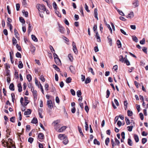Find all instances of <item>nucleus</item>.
Wrapping results in <instances>:
<instances>
[{
	"mask_svg": "<svg viewBox=\"0 0 148 148\" xmlns=\"http://www.w3.org/2000/svg\"><path fill=\"white\" fill-rule=\"evenodd\" d=\"M55 12L59 17H61V14L57 10H55Z\"/></svg>",
	"mask_w": 148,
	"mask_h": 148,
	"instance_id": "nucleus-54",
	"label": "nucleus"
},
{
	"mask_svg": "<svg viewBox=\"0 0 148 148\" xmlns=\"http://www.w3.org/2000/svg\"><path fill=\"white\" fill-rule=\"evenodd\" d=\"M47 105L48 108H52L53 107L52 102L51 100H47Z\"/></svg>",
	"mask_w": 148,
	"mask_h": 148,
	"instance_id": "nucleus-5",
	"label": "nucleus"
},
{
	"mask_svg": "<svg viewBox=\"0 0 148 148\" xmlns=\"http://www.w3.org/2000/svg\"><path fill=\"white\" fill-rule=\"evenodd\" d=\"M94 143L95 145H99L100 144V142L96 139H94Z\"/></svg>",
	"mask_w": 148,
	"mask_h": 148,
	"instance_id": "nucleus-43",
	"label": "nucleus"
},
{
	"mask_svg": "<svg viewBox=\"0 0 148 148\" xmlns=\"http://www.w3.org/2000/svg\"><path fill=\"white\" fill-rule=\"evenodd\" d=\"M40 79L43 82H45V79L44 78V76L42 75H41L40 76Z\"/></svg>",
	"mask_w": 148,
	"mask_h": 148,
	"instance_id": "nucleus-56",
	"label": "nucleus"
},
{
	"mask_svg": "<svg viewBox=\"0 0 148 148\" xmlns=\"http://www.w3.org/2000/svg\"><path fill=\"white\" fill-rule=\"evenodd\" d=\"M147 47H143L142 50L143 51L145 52L146 54L147 53Z\"/></svg>",
	"mask_w": 148,
	"mask_h": 148,
	"instance_id": "nucleus-52",
	"label": "nucleus"
},
{
	"mask_svg": "<svg viewBox=\"0 0 148 148\" xmlns=\"http://www.w3.org/2000/svg\"><path fill=\"white\" fill-rule=\"evenodd\" d=\"M19 20L21 23H25V21L24 19L22 17H20L19 18Z\"/></svg>",
	"mask_w": 148,
	"mask_h": 148,
	"instance_id": "nucleus-44",
	"label": "nucleus"
},
{
	"mask_svg": "<svg viewBox=\"0 0 148 148\" xmlns=\"http://www.w3.org/2000/svg\"><path fill=\"white\" fill-rule=\"evenodd\" d=\"M5 76H6L7 77L10 76V71L8 70H7L6 71V73L5 75Z\"/></svg>",
	"mask_w": 148,
	"mask_h": 148,
	"instance_id": "nucleus-61",
	"label": "nucleus"
},
{
	"mask_svg": "<svg viewBox=\"0 0 148 148\" xmlns=\"http://www.w3.org/2000/svg\"><path fill=\"white\" fill-rule=\"evenodd\" d=\"M66 137L65 135L63 134H59L58 135V137L60 140H63Z\"/></svg>",
	"mask_w": 148,
	"mask_h": 148,
	"instance_id": "nucleus-14",
	"label": "nucleus"
},
{
	"mask_svg": "<svg viewBox=\"0 0 148 148\" xmlns=\"http://www.w3.org/2000/svg\"><path fill=\"white\" fill-rule=\"evenodd\" d=\"M134 138L136 142L137 143L138 142L139 140V138L138 136L136 134H135L134 135Z\"/></svg>",
	"mask_w": 148,
	"mask_h": 148,
	"instance_id": "nucleus-30",
	"label": "nucleus"
},
{
	"mask_svg": "<svg viewBox=\"0 0 148 148\" xmlns=\"http://www.w3.org/2000/svg\"><path fill=\"white\" fill-rule=\"evenodd\" d=\"M71 81V79L70 77H69L67 78L66 80V82L67 83H70Z\"/></svg>",
	"mask_w": 148,
	"mask_h": 148,
	"instance_id": "nucleus-37",
	"label": "nucleus"
},
{
	"mask_svg": "<svg viewBox=\"0 0 148 148\" xmlns=\"http://www.w3.org/2000/svg\"><path fill=\"white\" fill-rule=\"evenodd\" d=\"M145 39L144 38H143V39L142 40H141L140 42V43L141 44L143 45L145 44Z\"/></svg>",
	"mask_w": 148,
	"mask_h": 148,
	"instance_id": "nucleus-53",
	"label": "nucleus"
},
{
	"mask_svg": "<svg viewBox=\"0 0 148 148\" xmlns=\"http://www.w3.org/2000/svg\"><path fill=\"white\" fill-rule=\"evenodd\" d=\"M55 62L57 65H60L61 64V62L59 58H54Z\"/></svg>",
	"mask_w": 148,
	"mask_h": 148,
	"instance_id": "nucleus-8",
	"label": "nucleus"
},
{
	"mask_svg": "<svg viewBox=\"0 0 148 148\" xmlns=\"http://www.w3.org/2000/svg\"><path fill=\"white\" fill-rule=\"evenodd\" d=\"M77 95L78 97H80L82 95V92L81 90H78L77 92Z\"/></svg>",
	"mask_w": 148,
	"mask_h": 148,
	"instance_id": "nucleus-42",
	"label": "nucleus"
},
{
	"mask_svg": "<svg viewBox=\"0 0 148 148\" xmlns=\"http://www.w3.org/2000/svg\"><path fill=\"white\" fill-rule=\"evenodd\" d=\"M63 140H64L63 141V144L65 145H66L68 143V142H69L67 137H65Z\"/></svg>",
	"mask_w": 148,
	"mask_h": 148,
	"instance_id": "nucleus-23",
	"label": "nucleus"
},
{
	"mask_svg": "<svg viewBox=\"0 0 148 148\" xmlns=\"http://www.w3.org/2000/svg\"><path fill=\"white\" fill-rule=\"evenodd\" d=\"M147 140L146 138H143L142 140V143L143 144H144L147 142Z\"/></svg>",
	"mask_w": 148,
	"mask_h": 148,
	"instance_id": "nucleus-46",
	"label": "nucleus"
},
{
	"mask_svg": "<svg viewBox=\"0 0 148 148\" xmlns=\"http://www.w3.org/2000/svg\"><path fill=\"white\" fill-rule=\"evenodd\" d=\"M38 137L39 139H42L44 138V135L43 134L40 133L38 135Z\"/></svg>",
	"mask_w": 148,
	"mask_h": 148,
	"instance_id": "nucleus-26",
	"label": "nucleus"
},
{
	"mask_svg": "<svg viewBox=\"0 0 148 148\" xmlns=\"http://www.w3.org/2000/svg\"><path fill=\"white\" fill-rule=\"evenodd\" d=\"M16 56L17 57L20 58H21V53H19V52H17L16 53Z\"/></svg>",
	"mask_w": 148,
	"mask_h": 148,
	"instance_id": "nucleus-58",
	"label": "nucleus"
},
{
	"mask_svg": "<svg viewBox=\"0 0 148 148\" xmlns=\"http://www.w3.org/2000/svg\"><path fill=\"white\" fill-rule=\"evenodd\" d=\"M119 60L121 62H124V59L125 58H123V57L122 56H120L119 57Z\"/></svg>",
	"mask_w": 148,
	"mask_h": 148,
	"instance_id": "nucleus-29",
	"label": "nucleus"
},
{
	"mask_svg": "<svg viewBox=\"0 0 148 148\" xmlns=\"http://www.w3.org/2000/svg\"><path fill=\"white\" fill-rule=\"evenodd\" d=\"M9 88L11 90H14V86L13 84L12 83L11 84H10Z\"/></svg>",
	"mask_w": 148,
	"mask_h": 148,
	"instance_id": "nucleus-28",
	"label": "nucleus"
},
{
	"mask_svg": "<svg viewBox=\"0 0 148 148\" xmlns=\"http://www.w3.org/2000/svg\"><path fill=\"white\" fill-rule=\"evenodd\" d=\"M68 57L70 61L72 62L73 60V58L72 55L71 53L69 54L68 55Z\"/></svg>",
	"mask_w": 148,
	"mask_h": 148,
	"instance_id": "nucleus-16",
	"label": "nucleus"
},
{
	"mask_svg": "<svg viewBox=\"0 0 148 148\" xmlns=\"http://www.w3.org/2000/svg\"><path fill=\"white\" fill-rule=\"evenodd\" d=\"M42 110H39L38 112V114L39 115V117L41 118H43L42 116Z\"/></svg>",
	"mask_w": 148,
	"mask_h": 148,
	"instance_id": "nucleus-55",
	"label": "nucleus"
},
{
	"mask_svg": "<svg viewBox=\"0 0 148 148\" xmlns=\"http://www.w3.org/2000/svg\"><path fill=\"white\" fill-rule=\"evenodd\" d=\"M127 56H125V57L124 63H126L127 65L129 66L130 65V63L129 60L127 59L126 58Z\"/></svg>",
	"mask_w": 148,
	"mask_h": 148,
	"instance_id": "nucleus-18",
	"label": "nucleus"
},
{
	"mask_svg": "<svg viewBox=\"0 0 148 148\" xmlns=\"http://www.w3.org/2000/svg\"><path fill=\"white\" fill-rule=\"evenodd\" d=\"M14 35L16 37L17 39L19 37H18V36L19 35V34L17 30L16 29H14Z\"/></svg>",
	"mask_w": 148,
	"mask_h": 148,
	"instance_id": "nucleus-21",
	"label": "nucleus"
},
{
	"mask_svg": "<svg viewBox=\"0 0 148 148\" xmlns=\"http://www.w3.org/2000/svg\"><path fill=\"white\" fill-rule=\"evenodd\" d=\"M136 108L138 111V112H139L140 110V106L139 105L136 104Z\"/></svg>",
	"mask_w": 148,
	"mask_h": 148,
	"instance_id": "nucleus-59",
	"label": "nucleus"
},
{
	"mask_svg": "<svg viewBox=\"0 0 148 148\" xmlns=\"http://www.w3.org/2000/svg\"><path fill=\"white\" fill-rule=\"evenodd\" d=\"M116 44L119 48H120L121 46V44L120 41L119 40H117Z\"/></svg>",
	"mask_w": 148,
	"mask_h": 148,
	"instance_id": "nucleus-32",
	"label": "nucleus"
},
{
	"mask_svg": "<svg viewBox=\"0 0 148 148\" xmlns=\"http://www.w3.org/2000/svg\"><path fill=\"white\" fill-rule=\"evenodd\" d=\"M60 123L59 120H56L54 121L52 123V125L54 126H56L57 125H59L58 124Z\"/></svg>",
	"mask_w": 148,
	"mask_h": 148,
	"instance_id": "nucleus-9",
	"label": "nucleus"
},
{
	"mask_svg": "<svg viewBox=\"0 0 148 148\" xmlns=\"http://www.w3.org/2000/svg\"><path fill=\"white\" fill-rule=\"evenodd\" d=\"M125 120L127 125H129L130 123V121L129 119L127 117H125Z\"/></svg>",
	"mask_w": 148,
	"mask_h": 148,
	"instance_id": "nucleus-57",
	"label": "nucleus"
},
{
	"mask_svg": "<svg viewBox=\"0 0 148 148\" xmlns=\"http://www.w3.org/2000/svg\"><path fill=\"white\" fill-rule=\"evenodd\" d=\"M25 99V102L23 103V104H22V106H26L29 103V101L27 99V98L25 97L24 98Z\"/></svg>",
	"mask_w": 148,
	"mask_h": 148,
	"instance_id": "nucleus-11",
	"label": "nucleus"
},
{
	"mask_svg": "<svg viewBox=\"0 0 148 148\" xmlns=\"http://www.w3.org/2000/svg\"><path fill=\"white\" fill-rule=\"evenodd\" d=\"M95 36L96 38L97 41L98 42H101L100 37L97 32H95Z\"/></svg>",
	"mask_w": 148,
	"mask_h": 148,
	"instance_id": "nucleus-7",
	"label": "nucleus"
},
{
	"mask_svg": "<svg viewBox=\"0 0 148 148\" xmlns=\"http://www.w3.org/2000/svg\"><path fill=\"white\" fill-rule=\"evenodd\" d=\"M90 78L88 77H87L85 81V83L86 84H87L90 83Z\"/></svg>",
	"mask_w": 148,
	"mask_h": 148,
	"instance_id": "nucleus-40",
	"label": "nucleus"
},
{
	"mask_svg": "<svg viewBox=\"0 0 148 148\" xmlns=\"http://www.w3.org/2000/svg\"><path fill=\"white\" fill-rule=\"evenodd\" d=\"M133 5L134 8L138 7L139 5L138 1L136 0H134L133 3Z\"/></svg>",
	"mask_w": 148,
	"mask_h": 148,
	"instance_id": "nucleus-10",
	"label": "nucleus"
},
{
	"mask_svg": "<svg viewBox=\"0 0 148 148\" xmlns=\"http://www.w3.org/2000/svg\"><path fill=\"white\" fill-rule=\"evenodd\" d=\"M33 94L34 97V99L36 100L37 99V92L36 90H34V88H33Z\"/></svg>",
	"mask_w": 148,
	"mask_h": 148,
	"instance_id": "nucleus-12",
	"label": "nucleus"
},
{
	"mask_svg": "<svg viewBox=\"0 0 148 148\" xmlns=\"http://www.w3.org/2000/svg\"><path fill=\"white\" fill-rule=\"evenodd\" d=\"M6 132H7L6 136L8 138L9 135H10L11 131L10 130H6Z\"/></svg>",
	"mask_w": 148,
	"mask_h": 148,
	"instance_id": "nucleus-49",
	"label": "nucleus"
},
{
	"mask_svg": "<svg viewBox=\"0 0 148 148\" xmlns=\"http://www.w3.org/2000/svg\"><path fill=\"white\" fill-rule=\"evenodd\" d=\"M134 16V14L132 11H131L126 16L127 18L129 19H132Z\"/></svg>",
	"mask_w": 148,
	"mask_h": 148,
	"instance_id": "nucleus-6",
	"label": "nucleus"
},
{
	"mask_svg": "<svg viewBox=\"0 0 148 148\" xmlns=\"http://www.w3.org/2000/svg\"><path fill=\"white\" fill-rule=\"evenodd\" d=\"M56 102L58 104H59L60 103V99L58 97H56Z\"/></svg>",
	"mask_w": 148,
	"mask_h": 148,
	"instance_id": "nucleus-63",
	"label": "nucleus"
},
{
	"mask_svg": "<svg viewBox=\"0 0 148 148\" xmlns=\"http://www.w3.org/2000/svg\"><path fill=\"white\" fill-rule=\"evenodd\" d=\"M128 115L129 116H131L133 114L132 111L128 110L127 112Z\"/></svg>",
	"mask_w": 148,
	"mask_h": 148,
	"instance_id": "nucleus-48",
	"label": "nucleus"
},
{
	"mask_svg": "<svg viewBox=\"0 0 148 148\" xmlns=\"http://www.w3.org/2000/svg\"><path fill=\"white\" fill-rule=\"evenodd\" d=\"M36 6L39 11L43 12L46 10L45 7L43 4H38Z\"/></svg>",
	"mask_w": 148,
	"mask_h": 148,
	"instance_id": "nucleus-2",
	"label": "nucleus"
},
{
	"mask_svg": "<svg viewBox=\"0 0 148 148\" xmlns=\"http://www.w3.org/2000/svg\"><path fill=\"white\" fill-rule=\"evenodd\" d=\"M35 83L36 84V85L38 86V88H39V84L40 85V82H38V80L36 79H35Z\"/></svg>",
	"mask_w": 148,
	"mask_h": 148,
	"instance_id": "nucleus-35",
	"label": "nucleus"
},
{
	"mask_svg": "<svg viewBox=\"0 0 148 148\" xmlns=\"http://www.w3.org/2000/svg\"><path fill=\"white\" fill-rule=\"evenodd\" d=\"M107 27L109 29L110 31V32L111 34L112 33V30L110 26V25L109 24H107V25H106Z\"/></svg>",
	"mask_w": 148,
	"mask_h": 148,
	"instance_id": "nucleus-60",
	"label": "nucleus"
},
{
	"mask_svg": "<svg viewBox=\"0 0 148 148\" xmlns=\"http://www.w3.org/2000/svg\"><path fill=\"white\" fill-rule=\"evenodd\" d=\"M114 140L115 143H114L113 140H112L111 141L112 146V148H114V147L116 145L119 146L120 145V142L116 138H115Z\"/></svg>",
	"mask_w": 148,
	"mask_h": 148,
	"instance_id": "nucleus-3",
	"label": "nucleus"
},
{
	"mask_svg": "<svg viewBox=\"0 0 148 148\" xmlns=\"http://www.w3.org/2000/svg\"><path fill=\"white\" fill-rule=\"evenodd\" d=\"M124 124V122L123 121H119L117 122V125L119 127H120L122 125H123Z\"/></svg>",
	"mask_w": 148,
	"mask_h": 148,
	"instance_id": "nucleus-20",
	"label": "nucleus"
},
{
	"mask_svg": "<svg viewBox=\"0 0 148 148\" xmlns=\"http://www.w3.org/2000/svg\"><path fill=\"white\" fill-rule=\"evenodd\" d=\"M59 31L62 33H64L65 31L64 28L62 26H59Z\"/></svg>",
	"mask_w": 148,
	"mask_h": 148,
	"instance_id": "nucleus-15",
	"label": "nucleus"
},
{
	"mask_svg": "<svg viewBox=\"0 0 148 148\" xmlns=\"http://www.w3.org/2000/svg\"><path fill=\"white\" fill-rule=\"evenodd\" d=\"M128 143L130 146H132V141L130 138H129L128 140Z\"/></svg>",
	"mask_w": 148,
	"mask_h": 148,
	"instance_id": "nucleus-50",
	"label": "nucleus"
},
{
	"mask_svg": "<svg viewBox=\"0 0 148 148\" xmlns=\"http://www.w3.org/2000/svg\"><path fill=\"white\" fill-rule=\"evenodd\" d=\"M18 67L19 69H22L23 67V64L21 61H19L18 62Z\"/></svg>",
	"mask_w": 148,
	"mask_h": 148,
	"instance_id": "nucleus-25",
	"label": "nucleus"
},
{
	"mask_svg": "<svg viewBox=\"0 0 148 148\" xmlns=\"http://www.w3.org/2000/svg\"><path fill=\"white\" fill-rule=\"evenodd\" d=\"M110 92L109 90H107L106 91V94L107 95H106V97L108 98L109 97L110 95Z\"/></svg>",
	"mask_w": 148,
	"mask_h": 148,
	"instance_id": "nucleus-62",
	"label": "nucleus"
},
{
	"mask_svg": "<svg viewBox=\"0 0 148 148\" xmlns=\"http://www.w3.org/2000/svg\"><path fill=\"white\" fill-rule=\"evenodd\" d=\"M31 112V110L30 109H28L26 111L24 112L25 115H28L30 114Z\"/></svg>",
	"mask_w": 148,
	"mask_h": 148,
	"instance_id": "nucleus-19",
	"label": "nucleus"
},
{
	"mask_svg": "<svg viewBox=\"0 0 148 148\" xmlns=\"http://www.w3.org/2000/svg\"><path fill=\"white\" fill-rule=\"evenodd\" d=\"M132 39L136 42H137L138 41V40L137 38L135 36H133L132 37Z\"/></svg>",
	"mask_w": 148,
	"mask_h": 148,
	"instance_id": "nucleus-47",
	"label": "nucleus"
},
{
	"mask_svg": "<svg viewBox=\"0 0 148 148\" xmlns=\"http://www.w3.org/2000/svg\"><path fill=\"white\" fill-rule=\"evenodd\" d=\"M115 9L117 11V12H118L122 16H124L125 15L124 14L122 11L118 9L117 8H115Z\"/></svg>",
	"mask_w": 148,
	"mask_h": 148,
	"instance_id": "nucleus-17",
	"label": "nucleus"
},
{
	"mask_svg": "<svg viewBox=\"0 0 148 148\" xmlns=\"http://www.w3.org/2000/svg\"><path fill=\"white\" fill-rule=\"evenodd\" d=\"M22 12L25 17H27L28 16V13L27 11H25V10H22Z\"/></svg>",
	"mask_w": 148,
	"mask_h": 148,
	"instance_id": "nucleus-27",
	"label": "nucleus"
},
{
	"mask_svg": "<svg viewBox=\"0 0 148 148\" xmlns=\"http://www.w3.org/2000/svg\"><path fill=\"white\" fill-rule=\"evenodd\" d=\"M70 70L71 72L73 73H75V69L74 67L72 66H71L69 67Z\"/></svg>",
	"mask_w": 148,
	"mask_h": 148,
	"instance_id": "nucleus-13",
	"label": "nucleus"
},
{
	"mask_svg": "<svg viewBox=\"0 0 148 148\" xmlns=\"http://www.w3.org/2000/svg\"><path fill=\"white\" fill-rule=\"evenodd\" d=\"M53 8L55 10H57V6L55 2H53Z\"/></svg>",
	"mask_w": 148,
	"mask_h": 148,
	"instance_id": "nucleus-41",
	"label": "nucleus"
},
{
	"mask_svg": "<svg viewBox=\"0 0 148 148\" xmlns=\"http://www.w3.org/2000/svg\"><path fill=\"white\" fill-rule=\"evenodd\" d=\"M38 122L37 119L36 118H34L32 121L31 122L34 124H36Z\"/></svg>",
	"mask_w": 148,
	"mask_h": 148,
	"instance_id": "nucleus-31",
	"label": "nucleus"
},
{
	"mask_svg": "<svg viewBox=\"0 0 148 148\" xmlns=\"http://www.w3.org/2000/svg\"><path fill=\"white\" fill-rule=\"evenodd\" d=\"M3 145L4 147H7V148H16L14 143L12 140L9 138L7 140H4L2 142Z\"/></svg>",
	"mask_w": 148,
	"mask_h": 148,
	"instance_id": "nucleus-1",
	"label": "nucleus"
},
{
	"mask_svg": "<svg viewBox=\"0 0 148 148\" xmlns=\"http://www.w3.org/2000/svg\"><path fill=\"white\" fill-rule=\"evenodd\" d=\"M17 43V41L16 39L14 38H12V43L13 45H15Z\"/></svg>",
	"mask_w": 148,
	"mask_h": 148,
	"instance_id": "nucleus-34",
	"label": "nucleus"
},
{
	"mask_svg": "<svg viewBox=\"0 0 148 148\" xmlns=\"http://www.w3.org/2000/svg\"><path fill=\"white\" fill-rule=\"evenodd\" d=\"M73 49L74 53L77 54L78 53L77 49L76 47V45L74 42H72Z\"/></svg>",
	"mask_w": 148,
	"mask_h": 148,
	"instance_id": "nucleus-4",
	"label": "nucleus"
},
{
	"mask_svg": "<svg viewBox=\"0 0 148 148\" xmlns=\"http://www.w3.org/2000/svg\"><path fill=\"white\" fill-rule=\"evenodd\" d=\"M27 78L29 82H30L32 80L31 76L29 74L27 75Z\"/></svg>",
	"mask_w": 148,
	"mask_h": 148,
	"instance_id": "nucleus-33",
	"label": "nucleus"
},
{
	"mask_svg": "<svg viewBox=\"0 0 148 148\" xmlns=\"http://www.w3.org/2000/svg\"><path fill=\"white\" fill-rule=\"evenodd\" d=\"M18 90L19 92H21L22 90V88L21 84L19 83L17 85Z\"/></svg>",
	"mask_w": 148,
	"mask_h": 148,
	"instance_id": "nucleus-22",
	"label": "nucleus"
},
{
	"mask_svg": "<svg viewBox=\"0 0 148 148\" xmlns=\"http://www.w3.org/2000/svg\"><path fill=\"white\" fill-rule=\"evenodd\" d=\"M108 38L109 44H110V46H111L112 45V39L109 38V36L108 37Z\"/></svg>",
	"mask_w": 148,
	"mask_h": 148,
	"instance_id": "nucleus-36",
	"label": "nucleus"
},
{
	"mask_svg": "<svg viewBox=\"0 0 148 148\" xmlns=\"http://www.w3.org/2000/svg\"><path fill=\"white\" fill-rule=\"evenodd\" d=\"M16 47L17 49L19 50V51H21V48L20 46L18 45V44H16Z\"/></svg>",
	"mask_w": 148,
	"mask_h": 148,
	"instance_id": "nucleus-64",
	"label": "nucleus"
},
{
	"mask_svg": "<svg viewBox=\"0 0 148 148\" xmlns=\"http://www.w3.org/2000/svg\"><path fill=\"white\" fill-rule=\"evenodd\" d=\"M128 103L127 101H124V105L125 106V110L126 109L127 107Z\"/></svg>",
	"mask_w": 148,
	"mask_h": 148,
	"instance_id": "nucleus-45",
	"label": "nucleus"
},
{
	"mask_svg": "<svg viewBox=\"0 0 148 148\" xmlns=\"http://www.w3.org/2000/svg\"><path fill=\"white\" fill-rule=\"evenodd\" d=\"M53 68L57 71H59L60 70L59 68L56 65H53Z\"/></svg>",
	"mask_w": 148,
	"mask_h": 148,
	"instance_id": "nucleus-39",
	"label": "nucleus"
},
{
	"mask_svg": "<svg viewBox=\"0 0 148 148\" xmlns=\"http://www.w3.org/2000/svg\"><path fill=\"white\" fill-rule=\"evenodd\" d=\"M110 142V139L109 138H107L105 140V143L106 145L108 146Z\"/></svg>",
	"mask_w": 148,
	"mask_h": 148,
	"instance_id": "nucleus-38",
	"label": "nucleus"
},
{
	"mask_svg": "<svg viewBox=\"0 0 148 148\" xmlns=\"http://www.w3.org/2000/svg\"><path fill=\"white\" fill-rule=\"evenodd\" d=\"M32 38V40L35 42L38 41V39L36 36L34 35H32L31 36Z\"/></svg>",
	"mask_w": 148,
	"mask_h": 148,
	"instance_id": "nucleus-24",
	"label": "nucleus"
},
{
	"mask_svg": "<svg viewBox=\"0 0 148 148\" xmlns=\"http://www.w3.org/2000/svg\"><path fill=\"white\" fill-rule=\"evenodd\" d=\"M7 25L9 27L10 31L12 32V25L10 23H7Z\"/></svg>",
	"mask_w": 148,
	"mask_h": 148,
	"instance_id": "nucleus-51",
	"label": "nucleus"
}]
</instances>
